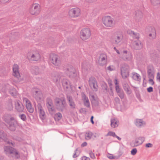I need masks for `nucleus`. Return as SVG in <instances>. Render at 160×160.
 <instances>
[{"instance_id":"1","label":"nucleus","mask_w":160,"mask_h":160,"mask_svg":"<svg viewBox=\"0 0 160 160\" xmlns=\"http://www.w3.org/2000/svg\"><path fill=\"white\" fill-rule=\"evenodd\" d=\"M10 115L6 114L3 117V120L8 124L9 128L12 131L15 130L16 127L18 125L17 120L13 117L10 118Z\"/></svg>"},{"instance_id":"2","label":"nucleus","mask_w":160,"mask_h":160,"mask_svg":"<svg viewBox=\"0 0 160 160\" xmlns=\"http://www.w3.org/2000/svg\"><path fill=\"white\" fill-rule=\"evenodd\" d=\"M55 104L57 109L61 112L66 110V105L64 98H56L55 99Z\"/></svg>"},{"instance_id":"3","label":"nucleus","mask_w":160,"mask_h":160,"mask_svg":"<svg viewBox=\"0 0 160 160\" xmlns=\"http://www.w3.org/2000/svg\"><path fill=\"white\" fill-rule=\"evenodd\" d=\"M5 153L7 155H11L14 158H18L20 157V154L18 151L12 147L5 146L4 148Z\"/></svg>"},{"instance_id":"4","label":"nucleus","mask_w":160,"mask_h":160,"mask_svg":"<svg viewBox=\"0 0 160 160\" xmlns=\"http://www.w3.org/2000/svg\"><path fill=\"white\" fill-rule=\"evenodd\" d=\"M103 23L106 27H113L115 23L113 19L109 16H106L103 17L102 18Z\"/></svg>"},{"instance_id":"5","label":"nucleus","mask_w":160,"mask_h":160,"mask_svg":"<svg viewBox=\"0 0 160 160\" xmlns=\"http://www.w3.org/2000/svg\"><path fill=\"white\" fill-rule=\"evenodd\" d=\"M80 38L83 41L89 39L91 35V31L88 28L82 29L80 32Z\"/></svg>"},{"instance_id":"6","label":"nucleus","mask_w":160,"mask_h":160,"mask_svg":"<svg viewBox=\"0 0 160 160\" xmlns=\"http://www.w3.org/2000/svg\"><path fill=\"white\" fill-rule=\"evenodd\" d=\"M40 12V6L37 3L32 4L29 9V12L32 15H38Z\"/></svg>"},{"instance_id":"7","label":"nucleus","mask_w":160,"mask_h":160,"mask_svg":"<svg viewBox=\"0 0 160 160\" xmlns=\"http://www.w3.org/2000/svg\"><path fill=\"white\" fill-rule=\"evenodd\" d=\"M46 106L49 113L51 115L54 114L56 110L54 107L52 100L49 98L47 99Z\"/></svg>"},{"instance_id":"8","label":"nucleus","mask_w":160,"mask_h":160,"mask_svg":"<svg viewBox=\"0 0 160 160\" xmlns=\"http://www.w3.org/2000/svg\"><path fill=\"white\" fill-rule=\"evenodd\" d=\"M68 14L69 16L71 18H77L81 15V10L78 8H73L69 10Z\"/></svg>"},{"instance_id":"9","label":"nucleus","mask_w":160,"mask_h":160,"mask_svg":"<svg viewBox=\"0 0 160 160\" xmlns=\"http://www.w3.org/2000/svg\"><path fill=\"white\" fill-rule=\"evenodd\" d=\"M123 38L122 32L118 31L116 32L114 34V38L113 41L114 44H118L123 40Z\"/></svg>"},{"instance_id":"10","label":"nucleus","mask_w":160,"mask_h":160,"mask_svg":"<svg viewBox=\"0 0 160 160\" xmlns=\"http://www.w3.org/2000/svg\"><path fill=\"white\" fill-rule=\"evenodd\" d=\"M129 67L127 65H123L121 68V73L123 78L125 79L128 77L129 75Z\"/></svg>"},{"instance_id":"11","label":"nucleus","mask_w":160,"mask_h":160,"mask_svg":"<svg viewBox=\"0 0 160 160\" xmlns=\"http://www.w3.org/2000/svg\"><path fill=\"white\" fill-rule=\"evenodd\" d=\"M66 74L70 78H74L77 76V73L75 68L72 66L67 68L65 71Z\"/></svg>"},{"instance_id":"12","label":"nucleus","mask_w":160,"mask_h":160,"mask_svg":"<svg viewBox=\"0 0 160 160\" xmlns=\"http://www.w3.org/2000/svg\"><path fill=\"white\" fill-rule=\"evenodd\" d=\"M59 57L57 55L52 54L50 55V59L52 63L56 66H59L61 62L58 59Z\"/></svg>"},{"instance_id":"13","label":"nucleus","mask_w":160,"mask_h":160,"mask_svg":"<svg viewBox=\"0 0 160 160\" xmlns=\"http://www.w3.org/2000/svg\"><path fill=\"white\" fill-rule=\"evenodd\" d=\"M89 83L90 87L92 89L95 91H97L98 86L96 79L94 78H90L89 80Z\"/></svg>"},{"instance_id":"14","label":"nucleus","mask_w":160,"mask_h":160,"mask_svg":"<svg viewBox=\"0 0 160 160\" xmlns=\"http://www.w3.org/2000/svg\"><path fill=\"white\" fill-rule=\"evenodd\" d=\"M7 135L5 133H4L3 131L0 130V140L4 141L6 142L8 144L14 146L15 144L14 142H12L11 141H7Z\"/></svg>"},{"instance_id":"15","label":"nucleus","mask_w":160,"mask_h":160,"mask_svg":"<svg viewBox=\"0 0 160 160\" xmlns=\"http://www.w3.org/2000/svg\"><path fill=\"white\" fill-rule=\"evenodd\" d=\"M23 101L25 103L26 106L27 110L30 113H32L34 111L30 101L27 98H23Z\"/></svg>"},{"instance_id":"16","label":"nucleus","mask_w":160,"mask_h":160,"mask_svg":"<svg viewBox=\"0 0 160 160\" xmlns=\"http://www.w3.org/2000/svg\"><path fill=\"white\" fill-rule=\"evenodd\" d=\"M15 109L17 111L22 112L23 111L24 107L22 103L19 100H17L15 102Z\"/></svg>"},{"instance_id":"17","label":"nucleus","mask_w":160,"mask_h":160,"mask_svg":"<svg viewBox=\"0 0 160 160\" xmlns=\"http://www.w3.org/2000/svg\"><path fill=\"white\" fill-rule=\"evenodd\" d=\"M13 75L18 79L20 77V74L19 71V67L17 64H14L12 68Z\"/></svg>"},{"instance_id":"18","label":"nucleus","mask_w":160,"mask_h":160,"mask_svg":"<svg viewBox=\"0 0 160 160\" xmlns=\"http://www.w3.org/2000/svg\"><path fill=\"white\" fill-rule=\"evenodd\" d=\"M145 140V138L142 137H140L136 138L135 140L133 141L134 146L137 147L142 144Z\"/></svg>"},{"instance_id":"19","label":"nucleus","mask_w":160,"mask_h":160,"mask_svg":"<svg viewBox=\"0 0 160 160\" xmlns=\"http://www.w3.org/2000/svg\"><path fill=\"white\" fill-rule=\"evenodd\" d=\"M33 97L36 100L38 101L42 99L43 96L40 91L38 90H36L33 92Z\"/></svg>"},{"instance_id":"20","label":"nucleus","mask_w":160,"mask_h":160,"mask_svg":"<svg viewBox=\"0 0 160 160\" xmlns=\"http://www.w3.org/2000/svg\"><path fill=\"white\" fill-rule=\"evenodd\" d=\"M147 72L149 78H154V68L152 66L149 65L147 67Z\"/></svg>"},{"instance_id":"21","label":"nucleus","mask_w":160,"mask_h":160,"mask_svg":"<svg viewBox=\"0 0 160 160\" xmlns=\"http://www.w3.org/2000/svg\"><path fill=\"white\" fill-rule=\"evenodd\" d=\"M107 56L106 54H101L99 57V62L101 65H103L106 63Z\"/></svg>"},{"instance_id":"22","label":"nucleus","mask_w":160,"mask_h":160,"mask_svg":"<svg viewBox=\"0 0 160 160\" xmlns=\"http://www.w3.org/2000/svg\"><path fill=\"white\" fill-rule=\"evenodd\" d=\"M134 123L135 125L138 128H141L145 125V122L142 119H137L134 121Z\"/></svg>"},{"instance_id":"23","label":"nucleus","mask_w":160,"mask_h":160,"mask_svg":"<svg viewBox=\"0 0 160 160\" xmlns=\"http://www.w3.org/2000/svg\"><path fill=\"white\" fill-rule=\"evenodd\" d=\"M38 108L39 112V116L42 120L44 119L45 118V112L42 109V107L40 104H38L37 106Z\"/></svg>"},{"instance_id":"24","label":"nucleus","mask_w":160,"mask_h":160,"mask_svg":"<svg viewBox=\"0 0 160 160\" xmlns=\"http://www.w3.org/2000/svg\"><path fill=\"white\" fill-rule=\"evenodd\" d=\"M143 44L141 42L138 40L135 41L133 43V48L136 50H139L142 47Z\"/></svg>"},{"instance_id":"25","label":"nucleus","mask_w":160,"mask_h":160,"mask_svg":"<svg viewBox=\"0 0 160 160\" xmlns=\"http://www.w3.org/2000/svg\"><path fill=\"white\" fill-rule=\"evenodd\" d=\"M111 126L112 128L117 127L119 124L118 120L116 118H112L111 119Z\"/></svg>"},{"instance_id":"26","label":"nucleus","mask_w":160,"mask_h":160,"mask_svg":"<svg viewBox=\"0 0 160 160\" xmlns=\"http://www.w3.org/2000/svg\"><path fill=\"white\" fill-rule=\"evenodd\" d=\"M62 84L64 89H67L69 88H72L69 81L66 79H64L62 80Z\"/></svg>"},{"instance_id":"27","label":"nucleus","mask_w":160,"mask_h":160,"mask_svg":"<svg viewBox=\"0 0 160 160\" xmlns=\"http://www.w3.org/2000/svg\"><path fill=\"white\" fill-rule=\"evenodd\" d=\"M82 97L84 105L87 108H90V103L88 98L84 94L82 95Z\"/></svg>"},{"instance_id":"28","label":"nucleus","mask_w":160,"mask_h":160,"mask_svg":"<svg viewBox=\"0 0 160 160\" xmlns=\"http://www.w3.org/2000/svg\"><path fill=\"white\" fill-rule=\"evenodd\" d=\"M67 99L69 102V105L71 108L72 109L75 108L76 105L72 98L70 96H67Z\"/></svg>"},{"instance_id":"29","label":"nucleus","mask_w":160,"mask_h":160,"mask_svg":"<svg viewBox=\"0 0 160 160\" xmlns=\"http://www.w3.org/2000/svg\"><path fill=\"white\" fill-rule=\"evenodd\" d=\"M31 59L32 60L35 61H37L40 58L39 54L37 52H34L31 55Z\"/></svg>"},{"instance_id":"30","label":"nucleus","mask_w":160,"mask_h":160,"mask_svg":"<svg viewBox=\"0 0 160 160\" xmlns=\"http://www.w3.org/2000/svg\"><path fill=\"white\" fill-rule=\"evenodd\" d=\"M127 33L134 39H138L139 38L138 33H135L130 30H129L127 31Z\"/></svg>"},{"instance_id":"31","label":"nucleus","mask_w":160,"mask_h":160,"mask_svg":"<svg viewBox=\"0 0 160 160\" xmlns=\"http://www.w3.org/2000/svg\"><path fill=\"white\" fill-rule=\"evenodd\" d=\"M122 58L124 61H130L132 58V56L130 52H128L127 54H123Z\"/></svg>"},{"instance_id":"32","label":"nucleus","mask_w":160,"mask_h":160,"mask_svg":"<svg viewBox=\"0 0 160 160\" xmlns=\"http://www.w3.org/2000/svg\"><path fill=\"white\" fill-rule=\"evenodd\" d=\"M135 15L137 17L136 20H137V22L140 21L141 19L142 18V12L138 10L136 11Z\"/></svg>"},{"instance_id":"33","label":"nucleus","mask_w":160,"mask_h":160,"mask_svg":"<svg viewBox=\"0 0 160 160\" xmlns=\"http://www.w3.org/2000/svg\"><path fill=\"white\" fill-rule=\"evenodd\" d=\"M6 108L8 111H11L13 110V106L12 102L11 100H9L8 102L6 103Z\"/></svg>"},{"instance_id":"34","label":"nucleus","mask_w":160,"mask_h":160,"mask_svg":"<svg viewBox=\"0 0 160 160\" xmlns=\"http://www.w3.org/2000/svg\"><path fill=\"white\" fill-rule=\"evenodd\" d=\"M132 78L133 79L139 81L141 80V78L140 76L138 73L133 72L132 73Z\"/></svg>"},{"instance_id":"35","label":"nucleus","mask_w":160,"mask_h":160,"mask_svg":"<svg viewBox=\"0 0 160 160\" xmlns=\"http://www.w3.org/2000/svg\"><path fill=\"white\" fill-rule=\"evenodd\" d=\"M150 29L151 30V32L149 34V36L152 37V39L155 38L156 37V32L154 28L149 27Z\"/></svg>"},{"instance_id":"36","label":"nucleus","mask_w":160,"mask_h":160,"mask_svg":"<svg viewBox=\"0 0 160 160\" xmlns=\"http://www.w3.org/2000/svg\"><path fill=\"white\" fill-rule=\"evenodd\" d=\"M89 65L88 63L84 61L83 62L82 65V72H85L87 71Z\"/></svg>"},{"instance_id":"37","label":"nucleus","mask_w":160,"mask_h":160,"mask_svg":"<svg viewBox=\"0 0 160 160\" xmlns=\"http://www.w3.org/2000/svg\"><path fill=\"white\" fill-rule=\"evenodd\" d=\"M31 72L32 74L38 75L39 73V68L37 66L33 67L31 69Z\"/></svg>"},{"instance_id":"38","label":"nucleus","mask_w":160,"mask_h":160,"mask_svg":"<svg viewBox=\"0 0 160 160\" xmlns=\"http://www.w3.org/2000/svg\"><path fill=\"white\" fill-rule=\"evenodd\" d=\"M10 93L13 96L15 97L17 94L16 90L13 87H11L9 91Z\"/></svg>"},{"instance_id":"39","label":"nucleus","mask_w":160,"mask_h":160,"mask_svg":"<svg viewBox=\"0 0 160 160\" xmlns=\"http://www.w3.org/2000/svg\"><path fill=\"white\" fill-rule=\"evenodd\" d=\"M62 117V115L60 112H58L55 114L54 116V119L56 121H59Z\"/></svg>"},{"instance_id":"40","label":"nucleus","mask_w":160,"mask_h":160,"mask_svg":"<svg viewBox=\"0 0 160 160\" xmlns=\"http://www.w3.org/2000/svg\"><path fill=\"white\" fill-rule=\"evenodd\" d=\"M93 135V133L92 132H87L85 134V138L86 140H89L90 139Z\"/></svg>"},{"instance_id":"41","label":"nucleus","mask_w":160,"mask_h":160,"mask_svg":"<svg viewBox=\"0 0 160 160\" xmlns=\"http://www.w3.org/2000/svg\"><path fill=\"white\" fill-rule=\"evenodd\" d=\"M53 80L54 82L58 84L59 83L60 78L58 75H56L53 78Z\"/></svg>"},{"instance_id":"42","label":"nucleus","mask_w":160,"mask_h":160,"mask_svg":"<svg viewBox=\"0 0 160 160\" xmlns=\"http://www.w3.org/2000/svg\"><path fill=\"white\" fill-rule=\"evenodd\" d=\"M151 3L154 6H156L160 3V0H150Z\"/></svg>"},{"instance_id":"43","label":"nucleus","mask_w":160,"mask_h":160,"mask_svg":"<svg viewBox=\"0 0 160 160\" xmlns=\"http://www.w3.org/2000/svg\"><path fill=\"white\" fill-rule=\"evenodd\" d=\"M19 118L23 121H25L27 120V118L26 115L23 113L19 115Z\"/></svg>"},{"instance_id":"44","label":"nucleus","mask_w":160,"mask_h":160,"mask_svg":"<svg viewBox=\"0 0 160 160\" xmlns=\"http://www.w3.org/2000/svg\"><path fill=\"white\" fill-rule=\"evenodd\" d=\"M80 153V151L78 150V148H77L75 151V153L73 156V158H75L77 157L79 155Z\"/></svg>"},{"instance_id":"45","label":"nucleus","mask_w":160,"mask_h":160,"mask_svg":"<svg viewBox=\"0 0 160 160\" xmlns=\"http://www.w3.org/2000/svg\"><path fill=\"white\" fill-rule=\"evenodd\" d=\"M118 95L120 97V98L122 99L124 98V94L123 91H122L119 92L118 93Z\"/></svg>"},{"instance_id":"46","label":"nucleus","mask_w":160,"mask_h":160,"mask_svg":"<svg viewBox=\"0 0 160 160\" xmlns=\"http://www.w3.org/2000/svg\"><path fill=\"white\" fill-rule=\"evenodd\" d=\"M124 90L128 94L130 95L132 92V90H131L130 87L128 88H127L125 89Z\"/></svg>"},{"instance_id":"47","label":"nucleus","mask_w":160,"mask_h":160,"mask_svg":"<svg viewBox=\"0 0 160 160\" xmlns=\"http://www.w3.org/2000/svg\"><path fill=\"white\" fill-rule=\"evenodd\" d=\"M107 157H108V158L110 159H118V158L117 157L114 156L112 154H109L107 156Z\"/></svg>"},{"instance_id":"48","label":"nucleus","mask_w":160,"mask_h":160,"mask_svg":"<svg viewBox=\"0 0 160 160\" xmlns=\"http://www.w3.org/2000/svg\"><path fill=\"white\" fill-rule=\"evenodd\" d=\"M88 153L89 154L90 157L92 159H94L95 158V156L94 153L92 152V151H90L88 152Z\"/></svg>"},{"instance_id":"49","label":"nucleus","mask_w":160,"mask_h":160,"mask_svg":"<svg viewBox=\"0 0 160 160\" xmlns=\"http://www.w3.org/2000/svg\"><path fill=\"white\" fill-rule=\"evenodd\" d=\"M137 152V150L136 148H134L131 151V154L132 155H135Z\"/></svg>"},{"instance_id":"50","label":"nucleus","mask_w":160,"mask_h":160,"mask_svg":"<svg viewBox=\"0 0 160 160\" xmlns=\"http://www.w3.org/2000/svg\"><path fill=\"white\" fill-rule=\"evenodd\" d=\"M108 135H109L110 136H113V137H115V136H116V135L115 133L114 132H109L107 135V136Z\"/></svg>"},{"instance_id":"51","label":"nucleus","mask_w":160,"mask_h":160,"mask_svg":"<svg viewBox=\"0 0 160 160\" xmlns=\"http://www.w3.org/2000/svg\"><path fill=\"white\" fill-rule=\"evenodd\" d=\"M115 89L117 93L121 91L119 85L115 86Z\"/></svg>"},{"instance_id":"52","label":"nucleus","mask_w":160,"mask_h":160,"mask_svg":"<svg viewBox=\"0 0 160 160\" xmlns=\"http://www.w3.org/2000/svg\"><path fill=\"white\" fill-rule=\"evenodd\" d=\"M149 82L150 83V84L152 85H153L154 84V82L153 80V78H149Z\"/></svg>"},{"instance_id":"53","label":"nucleus","mask_w":160,"mask_h":160,"mask_svg":"<svg viewBox=\"0 0 160 160\" xmlns=\"http://www.w3.org/2000/svg\"><path fill=\"white\" fill-rule=\"evenodd\" d=\"M152 146L153 145L151 143H148L145 145V146L147 148H152Z\"/></svg>"},{"instance_id":"54","label":"nucleus","mask_w":160,"mask_h":160,"mask_svg":"<svg viewBox=\"0 0 160 160\" xmlns=\"http://www.w3.org/2000/svg\"><path fill=\"white\" fill-rule=\"evenodd\" d=\"M107 68L108 70H109L110 71H113L114 69V68L112 66H108V67Z\"/></svg>"},{"instance_id":"55","label":"nucleus","mask_w":160,"mask_h":160,"mask_svg":"<svg viewBox=\"0 0 160 160\" xmlns=\"http://www.w3.org/2000/svg\"><path fill=\"white\" fill-rule=\"evenodd\" d=\"M114 100L117 103H119L120 102V99L118 97L115 98Z\"/></svg>"},{"instance_id":"56","label":"nucleus","mask_w":160,"mask_h":160,"mask_svg":"<svg viewBox=\"0 0 160 160\" xmlns=\"http://www.w3.org/2000/svg\"><path fill=\"white\" fill-rule=\"evenodd\" d=\"M148 92H150L153 91V88L151 87H150L147 88Z\"/></svg>"},{"instance_id":"57","label":"nucleus","mask_w":160,"mask_h":160,"mask_svg":"<svg viewBox=\"0 0 160 160\" xmlns=\"http://www.w3.org/2000/svg\"><path fill=\"white\" fill-rule=\"evenodd\" d=\"M81 160H90V159L89 158L86 156H83Z\"/></svg>"},{"instance_id":"58","label":"nucleus","mask_w":160,"mask_h":160,"mask_svg":"<svg viewBox=\"0 0 160 160\" xmlns=\"http://www.w3.org/2000/svg\"><path fill=\"white\" fill-rule=\"evenodd\" d=\"M123 87L124 89H125L127 88H128L130 87L129 86L127 83H125L123 85Z\"/></svg>"},{"instance_id":"59","label":"nucleus","mask_w":160,"mask_h":160,"mask_svg":"<svg viewBox=\"0 0 160 160\" xmlns=\"http://www.w3.org/2000/svg\"><path fill=\"white\" fill-rule=\"evenodd\" d=\"M115 86H118V82L117 79V78H116L115 79Z\"/></svg>"},{"instance_id":"60","label":"nucleus","mask_w":160,"mask_h":160,"mask_svg":"<svg viewBox=\"0 0 160 160\" xmlns=\"http://www.w3.org/2000/svg\"><path fill=\"white\" fill-rule=\"evenodd\" d=\"M10 1V0H1V2L2 3H5L9 2Z\"/></svg>"},{"instance_id":"61","label":"nucleus","mask_w":160,"mask_h":160,"mask_svg":"<svg viewBox=\"0 0 160 160\" xmlns=\"http://www.w3.org/2000/svg\"><path fill=\"white\" fill-rule=\"evenodd\" d=\"M13 138L14 139L18 141H20L21 139V138H20L18 137L17 138L13 137Z\"/></svg>"},{"instance_id":"62","label":"nucleus","mask_w":160,"mask_h":160,"mask_svg":"<svg viewBox=\"0 0 160 160\" xmlns=\"http://www.w3.org/2000/svg\"><path fill=\"white\" fill-rule=\"evenodd\" d=\"M87 144L86 142H84L81 144V146L82 147H84L87 146Z\"/></svg>"},{"instance_id":"63","label":"nucleus","mask_w":160,"mask_h":160,"mask_svg":"<svg viewBox=\"0 0 160 160\" xmlns=\"http://www.w3.org/2000/svg\"><path fill=\"white\" fill-rule=\"evenodd\" d=\"M108 83L110 86H112V81L111 80H108Z\"/></svg>"},{"instance_id":"64","label":"nucleus","mask_w":160,"mask_h":160,"mask_svg":"<svg viewBox=\"0 0 160 160\" xmlns=\"http://www.w3.org/2000/svg\"><path fill=\"white\" fill-rule=\"evenodd\" d=\"M157 78L158 79H159L160 81V74L159 73H158L157 76Z\"/></svg>"}]
</instances>
